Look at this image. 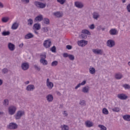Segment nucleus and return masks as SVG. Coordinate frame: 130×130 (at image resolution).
<instances>
[{"label": "nucleus", "mask_w": 130, "mask_h": 130, "mask_svg": "<svg viewBox=\"0 0 130 130\" xmlns=\"http://www.w3.org/2000/svg\"><path fill=\"white\" fill-rule=\"evenodd\" d=\"M2 74L5 75L9 73V70L8 69V68H4L2 70Z\"/></svg>", "instance_id": "c9c22d12"}, {"label": "nucleus", "mask_w": 130, "mask_h": 130, "mask_svg": "<svg viewBox=\"0 0 130 130\" xmlns=\"http://www.w3.org/2000/svg\"><path fill=\"white\" fill-rule=\"evenodd\" d=\"M34 37V35L31 33H29L26 35L24 37L25 39H30V38H33Z\"/></svg>", "instance_id": "b1692460"}, {"label": "nucleus", "mask_w": 130, "mask_h": 130, "mask_svg": "<svg viewBox=\"0 0 130 130\" xmlns=\"http://www.w3.org/2000/svg\"><path fill=\"white\" fill-rule=\"evenodd\" d=\"M51 51H52V52H56V47H55V46H53L51 48Z\"/></svg>", "instance_id": "a18cd8bd"}, {"label": "nucleus", "mask_w": 130, "mask_h": 130, "mask_svg": "<svg viewBox=\"0 0 130 130\" xmlns=\"http://www.w3.org/2000/svg\"><path fill=\"white\" fill-rule=\"evenodd\" d=\"M28 26H32L33 25V19L29 18L27 20Z\"/></svg>", "instance_id": "c756f323"}, {"label": "nucleus", "mask_w": 130, "mask_h": 130, "mask_svg": "<svg viewBox=\"0 0 130 130\" xmlns=\"http://www.w3.org/2000/svg\"><path fill=\"white\" fill-rule=\"evenodd\" d=\"M7 128H8V129H17L18 128V124L14 122L10 123L9 124L7 125Z\"/></svg>", "instance_id": "7ed1b4c3"}, {"label": "nucleus", "mask_w": 130, "mask_h": 130, "mask_svg": "<svg viewBox=\"0 0 130 130\" xmlns=\"http://www.w3.org/2000/svg\"><path fill=\"white\" fill-rule=\"evenodd\" d=\"M70 60H75V56L72 54H69V56L68 57Z\"/></svg>", "instance_id": "c03bdc74"}, {"label": "nucleus", "mask_w": 130, "mask_h": 130, "mask_svg": "<svg viewBox=\"0 0 130 130\" xmlns=\"http://www.w3.org/2000/svg\"><path fill=\"white\" fill-rule=\"evenodd\" d=\"M80 36L82 39H86V38H87V35L85 34H81Z\"/></svg>", "instance_id": "49530a36"}, {"label": "nucleus", "mask_w": 130, "mask_h": 130, "mask_svg": "<svg viewBox=\"0 0 130 130\" xmlns=\"http://www.w3.org/2000/svg\"><path fill=\"white\" fill-rule=\"evenodd\" d=\"M59 108L62 109V108H63V104L60 105V107H59Z\"/></svg>", "instance_id": "e2e57ef3"}, {"label": "nucleus", "mask_w": 130, "mask_h": 130, "mask_svg": "<svg viewBox=\"0 0 130 130\" xmlns=\"http://www.w3.org/2000/svg\"><path fill=\"white\" fill-rule=\"evenodd\" d=\"M40 62L41 63H42L43 66H47V64L48 63L47 60H45V59H40Z\"/></svg>", "instance_id": "c85d7f7f"}, {"label": "nucleus", "mask_w": 130, "mask_h": 130, "mask_svg": "<svg viewBox=\"0 0 130 130\" xmlns=\"http://www.w3.org/2000/svg\"><path fill=\"white\" fill-rule=\"evenodd\" d=\"M23 115H25V112L23 111L19 110L17 112L16 114L15 115V118L16 120H18L19 119H21V117Z\"/></svg>", "instance_id": "f257e3e1"}, {"label": "nucleus", "mask_w": 130, "mask_h": 130, "mask_svg": "<svg viewBox=\"0 0 130 130\" xmlns=\"http://www.w3.org/2000/svg\"><path fill=\"white\" fill-rule=\"evenodd\" d=\"M102 29V27H101V26H99L97 27V30L98 31H100V30H101Z\"/></svg>", "instance_id": "052dcab7"}, {"label": "nucleus", "mask_w": 130, "mask_h": 130, "mask_svg": "<svg viewBox=\"0 0 130 130\" xmlns=\"http://www.w3.org/2000/svg\"><path fill=\"white\" fill-rule=\"evenodd\" d=\"M43 20V16L41 14L37 16L35 18V22H41Z\"/></svg>", "instance_id": "2eb2a0df"}, {"label": "nucleus", "mask_w": 130, "mask_h": 130, "mask_svg": "<svg viewBox=\"0 0 130 130\" xmlns=\"http://www.w3.org/2000/svg\"><path fill=\"white\" fill-rule=\"evenodd\" d=\"M9 20H10V18L9 17H3L2 19V21L3 23H7Z\"/></svg>", "instance_id": "72a5a7b5"}, {"label": "nucleus", "mask_w": 130, "mask_h": 130, "mask_svg": "<svg viewBox=\"0 0 130 130\" xmlns=\"http://www.w3.org/2000/svg\"><path fill=\"white\" fill-rule=\"evenodd\" d=\"M89 29H91V30H93V29H95V25L92 24L89 26Z\"/></svg>", "instance_id": "3c124183"}, {"label": "nucleus", "mask_w": 130, "mask_h": 130, "mask_svg": "<svg viewBox=\"0 0 130 130\" xmlns=\"http://www.w3.org/2000/svg\"><path fill=\"white\" fill-rule=\"evenodd\" d=\"M85 124L86 127H92V126L93 125V122L89 120L86 121L85 122Z\"/></svg>", "instance_id": "a211bd4d"}, {"label": "nucleus", "mask_w": 130, "mask_h": 130, "mask_svg": "<svg viewBox=\"0 0 130 130\" xmlns=\"http://www.w3.org/2000/svg\"><path fill=\"white\" fill-rule=\"evenodd\" d=\"M42 31L44 32V33H46L47 32H48V27H42L41 29Z\"/></svg>", "instance_id": "79ce46f5"}, {"label": "nucleus", "mask_w": 130, "mask_h": 130, "mask_svg": "<svg viewBox=\"0 0 130 130\" xmlns=\"http://www.w3.org/2000/svg\"><path fill=\"white\" fill-rule=\"evenodd\" d=\"M44 23L45 24H46V25H49V24H50V21L49 20V19L45 18L44 19Z\"/></svg>", "instance_id": "473e14b6"}, {"label": "nucleus", "mask_w": 130, "mask_h": 130, "mask_svg": "<svg viewBox=\"0 0 130 130\" xmlns=\"http://www.w3.org/2000/svg\"><path fill=\"white\" fill-rule=\"evenodd\" d=\"M64 113H63V115H65V116H68V113L67 112V111H64Z\"/></svg>", "instance_id": "bf43d9fd"}, {"label": "nucleus", "mask_w": 130, "mask_h": 130, "mask_svg": "<svg viewBox=\"0 0 130 130\" xmlns=\"http://www.w3.org/2000/svg\"><path fill=\"white\" fill-rule=\"evenodd\" d=\"M61 130H70V127L68 125H62L60 126Z\"/></svg>", "instance_id": "393cba45"}, {"label": "nucleus", "mask_w": 130, "mask_h": 130, "mask_svg": "<svg viewBox=\"0 0 130 130\" xmlns=\"http://www.w3.org/2000/svg\"><path fill=\"white\" fill-rule=\"evenodd\" d=\"M89 73L90 74H91L92 75L95 74L96 73V70H95V68H89Z\"/></svg>", "instance_id": "2f4dec72"}, {"label": "nucleus", "mask_w": 130, "mask_h": 130, "mask_svg": "<svg viewBox=\"0 0 130 130\" xmlns=\"http://www.w3.org/2000/svg\"><path fill=\"white\" fill-rule=\"evenodd\" d=\"M48 102H52L53 101V96L52 94H48L46 97Z\"/></svg>", "instance_id": "aec40b11"}, {"label": "nucleus", "mask_w": 130, "mask_h": 130, "mask_svg": "<svg viewBox=\"0 0 130 130\" xmlns=\"http://www.w3.org/2000/svg\"><path fill=\"white\" fill-rule=\"evenodd\" d=\"M77 43L79 46H81V45H82L83 43H84V44H85V45L88 44V41L82 40L78 41Z\"/></svg>", "instance_id": "5701e85b"}, {"label": "nucleus", "mask_w": 130, "mask_h": 130, "mask_svg": "<svg viewBox=\"0 0 130 130\" xmlns=\"http://www.w3.org/2000/svg\"><path fill=\"white\" fill-rule=\"evenodd\" d=\"M69 56H70V54H68V53H64L63 54V57H69Z\"/></svg>", "instance_id": "5fc2aeb1"}, {"label": "nucleus", "mask_w": 130, "mask_h": 130, "mask_svg": "<svg viewBox=\"0 0 130 130\" xmlns=\"http://www.w3.org/2000/svg\"><path fill=\"white\" fill-rule=\"evenodd\" d=\"M21 69L23 71L29 70V66L28 62H24L21 64Z\"/></svg>", "instance_id": "423d86ee"}, {"label": "nucleus", "mask_w": 130, "mask_h": 130, "mask_svg": "<svg viewBox=\"0 0 130 130\" xmlns=\"http://www.w3.org/2000/svg\"><path fill=\"white\" fill-rule=\"evenodd\" d=\"M19 47L22 48V47H23V46H24V44L21 43V44H19Z\"/></svg>", "instance_id": "0e129e2a"}, {"label": "nucleus", "mask_w": 130, "mask_h": 130, "mask_svg": "<svg viewBox=\"0 0 130 130\" xmlns=\"http://www.w3.org/2000/svg\"><path fill=\"white\" fill-rule=\"evenodd\" d=\"M35 89V86H34V85L33 84L28 85L26 87V91H28L29 92H30L31 91H34Z\"/></svg>", "instance_id": "9b49d317"}, {"label": "nucleus", "mask_w": 130, "mask_h": 130, "mask_svg": "<svg viewBox=\"0 0 130 130\" xmlns=\"http://www.w3.org/2000/svg\"><path fill=\"white\" fill-rule=\"evenodd\" d=\"M115 46V42L113 40H109L107 42V46L108 47H113Z\"/></svg>", "instance_id": "39448f33"}, {"label": "nucleus", "mask_w": 130, "mask_h": 130, "mask_svg": "<svg viewBox=\"0 0 130 130\" xmlns=\"http://www.w3.org/2000/svg\"><path fill=\"white\" fill-rule=\"evenodd\" d=\"M123 88H124V89H130V85L128 84H124L123 85Z\"/></svg>", "instance_id": "de8ad7c7"}, {"label": "nucleus", "mask_w": 130, "mask_h": 130, "mask_svg": "<svg viewBox=\"0 0 130 130\" xmlns=\"http://www.w3.org/2000/svg\"><path fill=\"white\" fill-rule=\"evenodd\" d=\"M18 27H19V25H18L17 22H15L12 24V29L13 30H16V29H18Z\"/></svg>", "instance_id": "a878e982"}, {"label": "nucleus", "mask_w": 130, "mask_h": 130, "mask_svg": "<svg viewBox=\"0 0 130 130\" xmlns=\"http://www.w3.org/2000/svg\"><path fill=\"white\" fill-rule=\"evenodd\" d=\"M86 83V80H84L82 83H80L81 86H84Z\"/></svg>", "instance_id": "13d9d810"}, {"label": "nucleus", "mask_w": 130, "mask_h": 130, "mask_svg": "<svg viewBox=\"0 0 130 130\" xmlns=\"http://www.w3.org/2000/svg\"><path fill=\"white\" fill-rule=\"evenodd\" d=\"M33 29L40 30L41 29V25L40 23H35L33 26Z\"/></svg>", "instance_id": "412c9836"}, {"label": "nucleus", "mask_w": 130, "mask_h": 130, "mask_svg": "<svg viewBox=\"0 0 130 130\" xmlns=\"http://www.w3.org/2000/svg\"><path fill=\"white\" fill-rule=\"evenodd\" d=\"M0 8H4V5L1 2H0Z\"/></svg>", "instance_id": "69168bd1"}, {"label": "nucleus", "mask_w": 130, "mask_h": 130, "mask_svg": "<svg viewBox=\"0 0 130 130\" xmlns=\"http://www.w3.org/2000/svg\"><path fill=\"white\" fill-rule=\"evenodd\" d=\"M81 84L80 83H79L75 87V90H77L78 88H80V87H81Z\"/></svg>", "instance_id": "4d7b16f0"}, {"label": "nucleus", "mask_w": 130, "mask_h": 130, "mask_svg": "<svg viewBox=\"0 0 130 130\" xmlns=\"http://www.w3.org/2000/svg\"><path fill=\"white\" fill-rule=\"evenodd\" d=\"M118 33V31L115 28H112L109 31V34L112 36L117 35Z\"/></svg>", "instance_id": "4468645a"}, {"label": "nucleus", "mask_w": 130, "mask_h": 130, "mask_svg": "<svg viewBox=\"0 0 130 130\" xmlns=\"http://www.w3.org/2000/svg\"><path fill=\"white\" fill-rule=\"evenodd\" d=\"M98 127H100L101 130H107V128L103 125L99 124L98 125Z\"/></svg>", "instance_id": "4c0bfd02"}, {"label": "nucleus", "mask_w": 130, "mask_h": 130, "mask_svg": "<svg viewBox=\"0 0 130 130\" xmlns=\"http://www.w3.org/2000/svg\"><path fill=\"white\" fill-rule=\"evenodd\" d=\"M3 85V80L0 79V86H2Z\"/></svg>", "instance_id": "338daca9"}, {"label": "nucleus", "mask_w": 130, "mask_h": 130, "mask_svg": "<svg viewBox=\"0 0 130 130\" xmlns=\"http://www.w3.org/2000/svg\"><path fill=\"white\" fill-rule=\"evenodd\" d=\"M58 64V62L57 61H54L51 63L52 67H56Z\"/></svg>", "instance_id": "37998d69"}, {"label": "nucleus", "mask_w": 130, "mask_h": 130, "mask_svg": "<svg viewBox=\"0 0 130 130\" xmlns=\"http://www.w3.org/2000/svg\"><path fill=\"white\" fill-rule=\"evenodd\" d=\"M126 9L128 13H130V3L128 4L126 6Z\"/></svg>", "instance_id": "603ef678"}, {"label": "nucleus", "mask_w": 130, "mask_h": 130, "mask_svg": "<svg viewBox=\"0 0 130 130\" xmlns=\"http://www.w3.org/2000/svg\"><path fill=\"white\" fill-rule=\"evenodd\" d=\"M82 92L85 94L89 93V86H85L82 89Z\"/></svg>", "instance_id": "4be33fe9"}, {"label": "nucleus", "mask_w": 130, "mask_h": 130, "mask_svg": "<svg viewBox=\"0 0 130 130\" xmlns=\"http://www.w3.org/2000/svg\"><path fill=\"white\" fill-rule=\"evenodd\" d=\"M92 52H93L94 54H100V55H102V54H103L104 51L102 49H92Z\"/></svg>", "instance_id": "6e6552de"}, {"label": "nucleus", "mask_w": 130, "mask_h": 130, "mask_svg": "<svg viewBox=\"0 0 130 130\" xmlns=\"http://www.w3.org/2000/svg\"><path fill=\"white\" fill-rule=\"evenodd\" d=\"M35 70H36L37 71H40L41 69H40V67H38V66L35 64L34 66Z\"/></svg>", "instance_id": "8fccbe9b"}, {"label": "nucleus", "mask_w": 130, "mask_h": 130, "mask_svg": "<svg viewBox=\"0 0 130 130\" xmlns=\"http://www.w3.org/2000/svg\"><path fill=\"white\" fill-rule=\"evenodd\" d=\"M35 5L37 8H38V9H44V8L46 7V4H44L38 1H36L35 2Z\"/></svg>", "instance_id": "20e7f679"}, {"label": "nucleus", "mask_w": 130, "mask_h": 130, "mask_svg": "<svg viewBox=\"0 0 130 130\" xmlns=\"http://www.w3.org/2000/svg\"><path fill=\"white\" fill-rule=\"evenodd\" d=\"M41 59H45L46 58V53H43L40 55Z\"/></svg>", "instance_id": "58836bf2"}, {"label": "nucleus", "mask_w": 130, "mask_h": 130, "mask_svg": "<svg viewBox=\"0 0 130 130\" xmlns=\"http://www.w3.org/2000/svg\"><path fill=\"white\" fill-rule=\"evenodd\" d=\"M51 45V41H50V40H47L44 42L43 46L46 48H49Z\"/></svg>", "instance_id": "0eeeda50"}, {"label": "nucleus", "mask_w": 130, "mask_h": 130, "mask_svg": "<svg viewBox=\"0 0 130 130\" xmlns=\"http://www.w3.org/2000/svg\"><path fill=\"white\" fill-rule=\"evenodd\" d=\"M82 33H83L84 34H87V35H90V34H91L90 31H89V30H88L87 29L82 30Z\"/></svg>", "instance_id": "f704fd0d"}, {"label": "nucleus", "mask_w": 130, "mask_h": 130, "mask_svg": "<svg viewBox=\"0 0 130 130\" xmlns=\"http://www.w3.org/2000/svg\"><path fill=\"white\" fill-rule=\"evenodd\" d=\"M66 48H67L68 50H71L72 48H73V47L70 45H68L66 46Z\"/></svg>", "instance_id": "6e6d98bb"}, {"label": "nucleus", "mask_w": 130, "mask_h": 130, "mask_svg": "<svg viewBox=\"0 0 130 130\" xmlns=\"http://www.w3.org/2000/svg\"><path fill=\"white\" fill-rule=\"evenodd\" d=\"M22 3H24V4H29L30 3V0H21Z\"/></svg>", "instance_id": "864d4df0"}, {"label": "nucleus", "mask_w": 130, "mask_h": 130, "mask_svg": "<svg viewBox=\"0 0 130 130\" xmlns=\"http://www.w3.org/2000/svg\"><path fill=\"white\" fill-rule=\"evenodd\" d=\"M123 119L126 120L127 121H130V115H125L123 116Z\"/></svg>", "instance_id": "cd10ccee"}, {"label": "nucleus", "mask_w": 130, "mask_h": 130, "mask_svg": "<svg viewBox=\"0 0 130 130\" xmlns=\"http://www.w3.org/2000/svg\"><path fill=\"white\" fill-rule=\"evenodd\" d=\"M17 108L15 106H11L8 108V112L10 115H14L16 113Z\"/></svg>", "instance_id": "f03ea898"}, {"label": "nucleus", "mask_w": 130, "mask_h": 130, "mask_svg": "<svg viewBox=\"0 0 130 130\" xmlns=\"http://www.w3.org/2000/svg\"><path fill=\"white\" fill-rule=\"evenodd\" d=\"M123 77V75L120 73H116L115 74V79L116 80H121Z\"/></svg>", "instance_id": "dca6fc26"}, {"label": "nucleus", "mask_w": 130, "mask_h": 130, "mask_svg": "<svg viewBox=\"0 0 130 130\" xmlns=\"http://www.w3.org/2000/svg\"><path fill=\"white\" fill-rule=\"evenodd\" d=\"M53 15L56 17V18H61L63 16V14L60 11H57L53 13Z\"/></svg>", "instance_id": "ddd939ff"}, {"label": "nucleus", "mask_w": 130, "mask_h": 130, "mask_svg": "<svg viewBox=\"0 0 130 130\" xmlns=\"http://www.w3.org/2000/svg\"><path fill=\"white\" fill-rule=\"evenodd\" d=\"M11 34V32H10V31H4L2 33V36H9V35H10Z\"/></svg>", "instance_id": "bb28decb"}, {"label": "nucleus", "mask_w": 130, "mask_h": 130, "mask_svg": "<svg viewBox=\"0 0 130 130\" xmlns=\"http://www.w3.org/2000/svg\"><path fill=\"white\" fill-rule=\"evenodd\" d=\"M8 48L11 51H14L15 48V45L12 43H9L8 44Z\"/></svg>", "instance_id": "6ab92c4d"}, {"label": "nucleus", "mask_w": 130, "mask_h": 130, "mask_svg": "<svg viewBox=\"0 0 130 130\" xmlns=\"http://www.w3.org/2000/svg\"><path fill=\"white\" fill-rule=\"evenodd\" d=\"M46 85L50 90L53 88V83L49 81V78L47 79Z\"/></svg>", "instance_id": "9d476101"}, {"label": "nucleus", "mask_w": 130, "mask_h": 130, "mask_svg": "<svg viewBox=\"0 0 130 130\" xmlns=\"http://www.w3.org/2000/svg\"><path fill=\"white\" fill-rule=\"evenodd\" d=\"M112 111L114 112H119L120 111V109L118 107H115L112 109Z\"/></svg>", "instance_id": "ea45409f"}, {"label": "nucleus", "mask_w": 130, "mask_h": 130, "mask_svg": "<svg viewBox=\"0 0 130 130\" xmlns=\"http://www.w3.org/2000/svg\"><path fill=\"white\" fill-rule=\"evenodd\" d=\"M117 97L120 100H126L128 98L127 95L123 93H120L117 94Z\"/></svg>", "instance_id": "1a4fd4ad"}, {"label": "nucleus", "mask_w": 130, "mask_h": 130, "mask_svg": "<svg viewBox=\"0 0 130 130\" xmlns=\"http://www.w3.org/2000/svg\"><path fill=\"white\" fill-rule=\"evenodd\" d=\"M57 95H58L59 96H60L61 95V93H60L59 92H57Z\"/></svg>", "instance_id": "774afa93"}, {"label": "nucleus", "mask_w": 130, "mask_h": 130, "mask_svg": "<svg viewBox=\"0 0 130 130\" xmlns=\"http://www.w3.org/2000/svg\"><path fill=\"white\" fill-rule=\"evenodd\" d=\"M9 100L5 99L3 102V105H4V106H8V105H9Z\"/></svg>", "instance_id": "e433bc0d"}, {"label": "nucleus", "mask_w": 130, "mask_h": 130, "mask_svg": "<svg viewBox=\"0 0 130 130\" xmlns=\"http://www.w3.org/2000/svg\"><path fill=\"white\" fill-rule=\"evenodd\" d=\"M100 15L97 12H94L92 14V17L94 20H98L99 18H100Z\"/></svg>", "instance_id": "f3484780"}, {"label": "nucleus", "mask_w": 130, "mask_h": 130, "mask_svg": "<svg viewBox=\"0 0 130 130\" xmlns=\"http://www.w3.org/2000/svg\"><path fill=\"white\" fill-rule=\"evenodd\" d=\"M57 3H59L60 5H64L67 2V0H57Z\"/></svg>", "instance_id": "a19ab883"}, {"label": "nucleus", "mask_w": 130, "mask_h": 130, "mask_svg": "<svg viewBox=\"0 0 130 130\" xmlns=\"http://www.w3.org/2000/svg\"><path fill=\"white\" fill-rule=\"evenodd\" d=\"M102 113H103V114L107 115V114H109V112L108 111V110L106 109V108H104L102 110Z\"/></svg>", "instance_id": "7c9ffc66"}, {"label": "nucleus", "mask_w": 130, "mask_h": 130, "mask_svg": "<svg viewBox=\"0 0 130 130\" xmlns=\"http://www.w3.org/2000/svg\"><path fill=\"white\" fill-rule=\"evenodd\" d=\"M29 83H30V81H27L24 82V84H25V85H29Z\"/></svg>", "instance_id": "680f3d73"}, {"label": "nucleus", "mask_w": 130, "mask_h": 130, "mask_svg": "<svg viewBox=\"0 0 130 130\" xmlns=\"http://www.w3.org/2000/svg\"><path fill=\"white\" fill-rule=\"evenodd\" d=\"M75 6L76 8H78V9H82V8H84V4H83L82 2H75Z\"/></svg>", "instance_id": "f8f14e48"}, {"label": "nucleus", "mask_w": 130, "mask_h": 130, "mask_svg": "<svg viewBox=\"0 0 130 130\" xmlns=\"http://www.w3.org/2000/svg\"><path fill=\"white\" fill-rule=\"evenodd\" d=\"M79 104L80 105H83V106H85V105H86V103H85V101L82 100V101H80Z\"/></svg>", "instance_id": "09e8293b"}]
</instances>
